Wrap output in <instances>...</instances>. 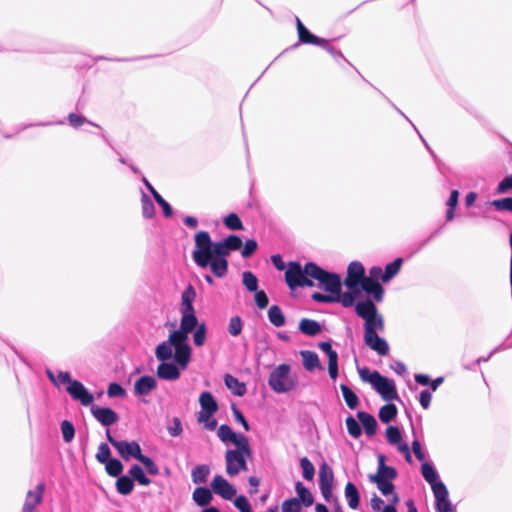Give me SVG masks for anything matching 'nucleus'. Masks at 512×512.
Wrapping results in <instances>:
<instances>
[{
    "mask_svg": "<svg viewBox=\"0 0 512 512\" xmlns=\"http://www.w3.org/2000/svg\"><path fill=\"white\" fill-rule=\"evenodd\" d=\"M243 245L242 239L235 234L226 237V255L230 251H236L241 249Z\"/></svg>",
    "mask_w": 512,
    "mask_h": 512,
    "instance_id": "de8ad7c7",
    "label": "nucleus"
},
{
    "mask_svg": "<svg viewBox=\"0 0 512 512\" xmlns=\"http://www.w3.org/2000/svg\"><path fill=\"white\" fill-rule=\"evenodd\" d=\"M364 328V334L375 333L377 330L382 331L384 329V321L381 316L375 314L372 318L365 319Z\"/></svg>",
    "mask_w": 512,
    "mask_h": 512,
    "instance_id": "7c9ffc66",
    "label": "nucleus"
},
{
    "mask_svg": "<svg viewBox=\"0 0 512 512\" xmlns=\"http://www.w3.org/2000/svg\"><path fill=\"white\" fill-rule=\"evenodd\" d=\"M242 281L248 291L255 292L258 290V279L252 272H243Z\"/></svg>",
    "mask_w": 512,
    "mask_h": 512,
    "instance_id": "37998d69",
    "label": "nucleus"
},
{
    "mask_svg": "<svg viewBox=\"0 0 512 512\" xmlns=\"http://www.w3.org/2000/svg\"><path fill=\"white\" fill-rule=\"evenodd\" d=\"M138 461H140L144 465L145 469L149 474L157 475L159 473V468L149 457L141 454V456L138 458Z\"/></svg>",
    "mask_w": 512,
    "mask_h": 512,
    "instance_id": "4d7b16f0",
    "label": "nucleus"
},
{
    "mask_svg": "<svg viewBox=\"0 0 512 512\" xmlns=\"http://www.w3.org/2000/svg\"><path fill=\"white\" fill-rule=\"evenodd\" d=\"M421 472L424 479L431 484V486L436 482L437 475L434 468L429 463H423L421 466Z\"/></svg>",
    "mask_w": 512,
    "mask_h": 512,
    "instance_id": "8fccbe9b",
    "label": "nucleus"
},
{
    "mask_svg": "<svg viewBox=\"0 0 512 512\" xmlns=\"http://www.w3.org/2000/svg\"><path fill=\"white\" fill-rule=\"evenodd\" d=\"M345 423H346L348 433L353 438H359L361 436V433H362L361 427L358 424V422L354 419V417H352V416L347 417L345 420Z\"/></svg>",
    "mask_w": 512,
    "mask_h": 512,
    "instance_id": "a18cd8bd",
    "label": "nucleus"
},
{
    "mask_svg": "<svg viewBox=\"0 0 512 512\" xmlns=\"http://www.w3.org/2000/svg\"><path fill=\"white\" fill-rule=\"evenodd\" d=\"M268 318L272 325L281 327L285 324V316L278 305H272L268 310Z\"/></svg>",
    "mask_w": 512,
    "mask_h": 512,
    "instance_id": "72a5a7b5",
    "label": "nucleus"
},
{
    "mask_svg": "<svg viewBox=\"0 0 512 512\" xmlns=\"http://www.w3.org/2000/svg\"><path fill=\"white\" fill-rule=\"evenodd\" d=\"M68 122L74 128H78V127H80L82 124H84L86 122L91 124V125H93V126L98 127V125H96V124H94V123H92L90 121H87L85 117H83L81 115L74 114V113H70L68 115Z\"/></svg>",
    "mask_w": 512,
    "mask_h": 512,
    "instance_id": "052dcab7",
    "label": "nucleus"
},
{
    "mask_svg": "<svg viewBox=\"0 0 512 512\" xmlns=\"http://www.w3.org/2000/svg\"><path fill=\"white\" fill-rule=\"evenodd\" d=\"M241 248V256L246 259L256 252L258 249V243L255 239H248Z\"/></svg>",
    "mask_w": 512,
    "mask_h": 512,
    "instance_id": "09e8293b",
    "label": "nucleus"
},
{
    "mask_svg": "<svg viewBox=\"0 0 512 512\" xmlns=\"http://www.w3.org/2000/svg\"><path fill=\"white\" fill-rule=\"evenodd\" d=\"M174 345L171 342V334L167 341L160 343L155 350L156 358L161 362H166L173 355Z\"/></svg>",
    "mask_w": 512,
    "mask_h": 512,
    "instance_id": "a878e982",
    "label": "nucleus"
},
{
    "mask_svg": "<svg viewBox=\"0 0 512 512\" xmlns=\"http://www.w3.org/2000/svg\"><path fill=\"white\" fill-rule=\"evenodd\" d=\"M363 291L367 294L372 295L374 300L377 302L382 301L384 295V289L381 284L375 279L365 277V279L359 285Z\"/></svg>",
    "mask_w": 512,
    "mask_h": 512,
    "instance_id": "aec40b11",
    "label": "nucleus"
},
{
    "mask_svg": "<svg viewBox=\"0 0 512 512\" xmlns=\"http://www.w3.org/2000/svg\"><path fill=\"white\" fill-rule=\"evenodd\" d=\"M212 499L211 491L206 487H198L193 492V500L199 506H206Z\"/></svg>",
    "mask_w": 512,
    "mask_h": 512,
    "instance_id": "2f4dec72",
    "label": "nucleus"
},
{
    "mask_svg": "<svg viewBox=\"0 0 512 512\" xmlns=\"http://www.w3.org/2000/svg\"><path fill=\"white\" fill-rule=\"evenodd\" d=\"M283 512H301L300 501L297 498L285 500L282 503Z\"/></svg>",
    "mask_w": 512,
    "mask_h": 512,
    "instance_id": "6e6d98bb",
    "label": "nucleus"
},
{
    "mask_svg": "<svg viewBox=\"0 0 512 512\" xmlns=\"http://www.w3.org/2000/svg\"><path fill=\"white\" fill-rule=\"evenodd\" d=\"M210 473L209 467L206 465L196 466L192 470V480L196 484L205 483Z\"/></svg>",
    "mask_w": 512,
    "mask_h": 512,
    "instance_id": "79ce46f5",
    "label": "nucleus"
},
{
    "mask_svg": "<svg viewBox=\"0 0 512 512\" xmlns=\"http://www.w3.org/2000/svg\"><path fill=\"white\" fill-rule=\"evenodd\" d=\"M309 266H316V264L308 262L304 267L296 261H291L287 264L285 282L290 289L294 290L298 287H312L314 285L311 274L308 271Z\"/></svg>",
    "mask_w": 512,
    "mask_h": 512,
    "instance_id": "f03ea898",
    "label": "nucleus"
},
{
    "mask_svg": "<svg viewBox=\"0 0 512 512\" xmlns=\"http://www.w3.org/2000/svg\"><path fill=\"white\" fill-rule=\"evenodd\" d=\"M226 388L231 390L236 396H243L247 391L245 383L240 382L230 374H226Z\"/></svg>",
    "mask_w": 512,
    "mask_h": 512,
    "instance_id": "c85d7f7f",
    "label": "nucleus"
},
{
    "mask_svg": "<svg viewBox=\"0 0 512 512\" xmlns=\"http://www.w3.org/2000/svg\"><path fill=\"white\" fill-rule=\"evenodd\" d=\"M255 303L260 309H265L269 304V299L265 291L257 290L255 291Z\"/></svg>",
    "mask_w": 512,
    "mask_h": 512,
    "instance_id": "0e129e2a",
    "label": "nucleus"
},
{
    "mask_svg": "<svg viewBox=\"0 0 512 512\" xmlns=\"http://www.w3.org/2000/svg\"><path fill=\"white\" fill-rule=\"evenodd\" d=\"M105 464L106 472L111 477H118L123 471V464L115 458H111Z\"/></svg>",
    "mask_w": 512,
    "mask_h": 512,
    "instance_id": "a19ab883",
    "label": "nucleus"
},
{
    "mask_svg": "<svg viewBox=\"0 0 512 512\" xmlns=\"http://www.w3.org/2000/svg\"><path fill=\"white\" fill-rule=\"evenodd\" d=\"M134 483L133 480L128 476H118L116 481L117 492L122 495H128L133 491Z\"/></svg>",
    "mask_w": 512,
    "mask_h": 512,
    "instance_id": "c9c22d12",
    "label": "nucleus"
},
{
    "mask_svg": "<svg viewBox=\"0 0 512 512\" xmlns=\"http://www.w3.org/2000/svg\"><path fill=\"white\" fill-rule=\"evenodd\" d=\"M129 474L140 485L147 486L151 483L150 479L145 475L143 469L137 464L131 466Z\"/></svg>",
    "mask_w": 512,
    "mask_h": 512,
    "instance_id": "ea45409f",
    "label": "nucleus"
},
{
    "mask_svg": "<svg viewBox=\"0 0 512 512\" xmlns=\"http://www.w3.org/2000/svg\"><path fill=\"white\" fill-rule=\"evenodd\" d=\"M268 384L276 393H286L293 390L296 381L290 375V366L280 364L270 373Z\"/></svg>",
    "mask_w": 512,
    "mask_h": 512,
    "instance_id": "39448f33",
    "label": "nucleus"
},
{
    "mask_svg": "<svg viewBox=\"0 0 512 512\" xmlns=\"http://www.w3.org/2000/svg\"><path fill=\"white\" fill-rule=\"evenodd\" d=\"M250 456L251 454H246V452L239 449L226 451V472L233 476L240 471H246V458Z\"/></svg>",
    "mask_w": 512,
    "mask_h": 512,
    "instance_id": "1a4fd4ad",
    "label": "nucleus"
},
{
    "mask_svg": "<svg viewBox=\"0 0 512 512\" xmlns=\"http://www.w3.org/2000/svg\"><path fill=\"white\" fill-rule=\"evenodd\" d=\"M234 505L240 512H252L251 505L247 498L243 495L236 497Z\"/></svg>",
    "mask_w": 512,
    "mask_h": 512,
    "instance_id": "680f3d73",
    "label": "nucleus"
},
{
    "mask_svg": "<svg viewBox=\"0 0 512 512\" xmlns=\"http://www.w3.org/2000/svg\"><path fill=\"white\" fill-rule=\"evenodd\" d=\"M196 290L189 284L181 293V301L179 305L180 327L183 330L195 328L197 326V316L194 308V301L196 299Z\"/></svg>",
    "mask_w": 512,
    "mask_h": 512,
    "instance_id": "7ed1b4c3",
    "label": "nucleus"
},
{
    "mask_svg": "<svg viewBox=\"0 0 512 512\" xmlns=\"http://www.w3.org/2000/svg\"><path fill=\"white\" fill-rule=\"evenodd\" d=\"M403 260L402 258H396L393 262L389 263L385 267V271L382 276V281L384 283L389 282L394 276H396L402 266Z\"/></svg>",
    "mask_w": 512,
    "mask_h": 512,
    "instance_id": "c756f323",
    "label": "nucleus"
},
{
    "mask_svg": "<svg viewBox=\"0 0 512 512\" xmlns=\"http://www.w3.org/2000/svg\"><path fill=\"white\" fill-rule=\"evenodd\" d=\"M179 368L174 363L162 362L157 367V376L163 380H177L180 377Z\"/></svg>",
    "mask_w": 512,
    "mask_h": 512,
    "instance_id": "4be33fe9",
    "label": "nucleus"
},
{
    "mask_svg": "<svg viewBox=\"0 0 512 512\" xmlns=\"http://www.w3.org/2000/svg\"><path fill=\"white\" fill-rule=\"evenodd\" d=\"M110 454L111 451L109 446L106 443H101L96 453V459L99 463L104 464L111 459Z\"/></svg>",
    "mask_w": 512,
    "mask_h": 512,
    "instance_id": "864d4df0",
    "label": "nucleus"
},
{
    "mask_svg": "<svg viewBox=\"0 0 512 512\" xmlns=\"http://www.w3.org/2000/svg\"><path fill=\"white\" fill-rule=\"evenodd\" d=\"M231 410L233 412V415L235 417V420L239 422L245 431H249L250 426L247 420L245 419L244 415L240 410L237 409L236 405L234 403L231 404Z\"/></svg>",
    "mask_w": 512,
    "mask_h": 512,
    "instance_id": "69168bd1",
    "label": "nucleus"
},
{
    "mask_svg": "<svg viewBox=\"0 0 512 512\" xmlns=\"http://www.w3.org/2000/svg\"><path fill=\"white\" fill-rule=\"evenodd\" d=\"M91 413L103 426H110L119 419L117 413L111 408L92 406Z\"/></svg>",
    "mask_w": 512,
    "mask_h": 512,
    "instance_id": "f3484780",
    "label": "nucleus"
},
{
    "mask_svg": "<svg viewBox=\"0 0 512 512\" xmlns=\"http://www.w3.org/2000/svg\"><path fill=\"white\" fill-rule=\"evenodd\" d=\"M340 389L345 403L350 409H355L359 405V398L347 385L341 384Z\"/></svg>",
    "mask_w": 512,
    "mask_h": 512,
    "instance_id": "f704fd0d",
    "label": "nucleus"
},
{
    "mask_svg": "<svg viewBox=\"0 0 512 512\" xmlns=\"http://www.w3.org/2000/svg\"><path fill=\"white\" fill-rule=\"evenodd\" d=\"M371 385L384 401L389 402L399 398L394 380L382 376L378 371H374Z\"/></svg>",
    "mask_w": 512,
    "mask_h": 512,
    "instance_id": "6e6552de",
    "label": "nucleus"
},
{
    "mask_svg": "<svg viewBox=\"0 0 512 512\" xmlns=\"http://www.w3.org/2000/svg\"><path fill=\"white\" fill-rule=\"evenodd\" d=\"M311 298L314 301L320 302V303H334L338 300V297H336L335 295H331L330 293L328 295H325V294H322L319 292H314L311 295Z\"/></svg>",
    "mask_w": 512,
    "mask_h": 512,
    "instance_id": "e2e57ef3",
    "label": "nucleus"
},
{
    "mask_svg": "<svg viewBox=\"0 0 512 512\" xmlns=\"http://www.w3.org/2000/svg\"><path fill=\"white\" fill-rule=\"evenodd\" d=\"M141 208H142V215L146 219H151L155 215V206L150 199V197L142 192L141 194Z\"/></svg>",
    "mask_w": 512,
    "mask_h": 512,
    "instance_id": "4c0bfd02",
    "label": "nucleus"
},
{
    "mask_svg": "<svg viewBox=\"0 0 512 512\" xmlns=\"http://www.w3.org/2000/svg\"><path fill=\"white\" fill-rule=\"evenodd\" d=\"M157 386V382L152 376H142L134 383V391L136 395H149Z\"/></svg>",
    "mask_w": 512,
    "mask_h": 512,
    "instance_id": "412c9836",
    "label": "nucleus"
},
{
    "mask_svg": "<svg viewBox=\"0 0 512 512\" xmlns=\"http://www.w3.org/2000/svg\"><path fill=\"white\" fill-rule=\"evenodd\" d=\"M364 342L370 349L376 351L381 356H385L389 351L387 342L378 336L377 332L364 334Z\"/></svg>",
    "mask_w": 512,
    "mask_h": 512,
    "instance_id": "a211bd4d",
    "label": "nucleus"
},
{
    "mask_svg": "<svg viewBox=\"0 0 512 512\" xmlns=\"http://www.w3.org/2000/svg\"><path fill=\"white\" fill-rule=\"evenodd\" d=\"M365 268L359 261H352L347 268V275L344 279V285L351 291L357 290L361 282L365 279Z\"/></svg>",
    "mask_w": 512,
    "mask_h": 512,
    "instance_id": "9d476101",
    "label": "nucleus"
},
{
    "mask_svg": "<svg viewBox=\"0 0 512 512\" xmlns=\"http://www.w3.org/2000/svg\"><path fill=\"white\" fill-rule=\"evenodd\" d=\"M116 444L117 446L115 447V449L125 461H128L131 458H135L138 460V458L142 454L140 445L135 441H120L119 443Z\"/></svg>",
    "mask_w": 512,
    "mask_h": 512,
    "instance_id": "dca6fc26",
    "label": "nucleus"
},
{
    "mask_svg": "<svg viewBox=\"0 0 512 512\" xmlns=\"http://www.w3.org/2000/svg\"><path fill=\"white\" fill-rule=\"evenodd\" d=\"M300 355L302 357L303 366L308 371H313L315 369H323V367L320 364L318 355L309 350H304L300 352Z\"/></svg>",
    "mask_w": 512,
    "mask_h": 512,
    "instance_id": "393cba45",
    "label": "nucleus"
},
{
    "mask_svg": "<svg viewBox=\"0 0 512 512\" xmlns=\"http://www.w3.org/2000/svg\"><path fill=\"white\" fill-rule=\"evenodd\" d=\"M333 481L334 473L332 468L326 462H323L319 469V486L322 496L327 501L332 496Z\"/></svg>",
    "mask_w": 512,
    "mask_h": 512,
    "instance_id": "9b49d317",
    "label": "nucleus"
},
{
    "mask_svg": "<svg viewBox=\"0 0 512 512\" xmlns=\"http://www.w3.org/2000/svg\"><path fill=\"white\" fill-rule=\"evenodd\" d=\"M61 432L63 436V440L66 443H69L73 440L75 435V429L71 422L65 420L61 423Z\"/></svg>",
    "mask_w": 512,
    "mask_h": 512,
    "instance_id": "603ef678",
    "label": "nucleus"
},
{
    "mask_svg": "<svg viewBox=\"0 0 512 512\" xmlns=\"http://www.w3.org/2000/svg\"><path fill=\"white\" fill-rule=\"evenodd\" d=\"M300 466L302 468L303 477L308 481L313 480L315 468L311 461L307 457H303L300 460Z\"/></svg>",
    "mask_w": 512,
    "mask_h": 512,
    "instance_id": "c03bdc74",
    "label": "nucleus"
},
{
    "mask_svg": "<svg viewBox=\"0 0 512 512\" xmlns=\"http://www.w3.org/2000/svg\"><path fill=\"white\" fill-rule=\"evenodd\" d=\"M107 394L109 397H122L125 395V390L118 383H111L108 386Z\"/></svg>",
    "mask_w": 512,
    "mask_h": 512,
    "instance_id": "774afa93",
    "label": "nucleus"
},
{
    "mask_svg": "<svg viewBox=\"0 0 512 512\" xmlns=\"http://www.w3.org/2000/svg\"><path fill=\"white\" fill-rule=\"evenodd\" d=\"M212 488L217 495L224 498V477L216 476L212 482Z\"/></svg>",
    "mask_w": 512,
    "mask_h": 512,
    "instance_id": "338daca9",
    "label": "nucleus"
},
{
    "mask_svg": "<svg viewBox=\"0 0 512 512\" xmlns=\"http://www.w3.org/2000/svg\"><path fill=\"white\" fill-rule=\"evenodd\" d=\"M199 403L201 410L198 412L197 420L207 430L213 431L217 427V421L214 414L218 410V405L210 392H203L200 395Z\"/></svg>",
    "mask_w": 512,
    "mask_h": 512,
    "instance_id": "423d86ee",
    "label": "nucleus"
},
{
    "mask_svg": "<svg viewBox=\"0 0 512 512\" xmlns=\"http://www.w3.org/2000/svg\"><path fill=\"white\" fill-rule=\"evenodd\" d=\"M226 228L230 230H242L243 223L236 213L226 215Z\"/></svg>",
    "mask_w": 512,
    "mask_h": 512,
    "instance_id": "3c124183",
    "label": "nucleus"
},
{
    "mask_svg": "<svg viewBox=\"0 0 512 512\" xmlns=\"http://www.w3.org/2000/svg\"><path fill=\"white\" fill-rule=\"evenodd\" d=\"M226 442L235 445L236 449L251 454V448L246 436L234 432L229 426L226 425Z\"/></svg>",
    "mask_w": 512,
    "mask_h": 512,
    "instance_id": "6ab92c4d",
    "label": "nucleus"
},
{
    "mask_svg": "<svg viewBox=\"0 0 512 512\" xmlns=\"http://www.w3.org/2000/svg\"><path fill=\"white\" fill-rule=\"evenodd\" d=\"M357 418L363 425L365 433L370 437L374 436L378 427L377 421L374 418V416L367 412L359 411L357 412Z\"/></svg>",
    "mask_w": 512,
    "mask_h": 512,
    "instance_id": "5701e85b",
    "label": "nucleus"
},
{
    "mask_svg": "<svg viewBox=\"0 0 512 512\" xmlns=\"http://www.w3.org/2000/svg\"><path fill=\"white\" fill-rule=\"evenodd\" d=\"M396 415H397V407L392 403H388V404L382 406L379 410V419L383 423H389L396 417Z\"/></svg>",
    "mask_w": 512,
    "mask_h": 512,
    "instance_id": "58836bf2",
    "label": "nucleus"
},
{
    "mask_svg": "<svg viewBox=\"0 0 512 512\" xmlns=\"http://www.w3.org/2000/svg\"><path fill=\"white\" fill-rule=\"evenodd\" d=\"M228 331L232 336H238L241 333L242 320L239 316H235L230 319Z\"/></svg>",
    "mask_w": 512,
    "mask_h": 512,
    "instance_id": "bf43d9fd",
    "label": "nucleus"
},
{
    "mask_svg": "<svg viewBox=\"0 0 512 512\" xmlns=\"http://www.w3.org/2000/svg\"><path fill=\"white\" fill-rule=\"evenodd\" d=\"M193 260L201 268L210 267L216 277L224 276V239L212 242L208 232L200 231L195 235Z\"/></svg>",
    "mask_w": 512,
    "mask_h": 512,
    "instance_id": "f257e3e1",
    "label": "nucleus"
},
{
    "mask_svg": "<svg viewBox=\"0 0 512 512\" xmlns=\"http://www.w3.org/2000/svg\"><path fill=\"white\" fill-rule=\"evenodd\" d=\"M432 490L436 499L435 509L437 512H453V506L448 500V490L442 483L432 485Z\"/></svg>",
    "mask_w": 512,
    "mask_h": 512,
    "instance_id": "f8f14e48",
    "label": "nucleus"
},
{
    "mask_svg": "<svg viewBox=\"0 0 512 512\" xmlns=\"http://www.w3.org/2000/svg\"><path fill=\"white\" fill-rule=\"evenodd\" d=\"M193 330L194 328L183 330L182 327H179L178 330L171 333V342L175 349L174 360L183 370L187 368L190 361L191 347L188 344V335Z\"/></svg>",
    "mask_w": 512,
    "mask_h": 512,
    "instance_id": "20e7f679",
    "label": "nucleus"
},
{
    "mask_svg": "<svg viewBox=\"0 0 512 512\" xmlns=\"http://www.w3.org/2000/svg\"><path fill=\"white\" fill-rule=\"evenodd\" d=\"M386 438L390 444H398L402 438L400 430L395 426H388L386 429Z\"/></svg>",
    "mask_w": 512,
    "mask_h": 512,
    "instance_id": "5fc2aeb1",
    "label": "nucleus"
},
{
    "mask_svg": "<svg viewBox=\"0 0 512 512\" xmlns=\"http://www.w3.org/2000/svg\"><path fill=\"white\" fill-rule=\"evenodd\" d=\"M355 311L362 319L372 318L377 314V308L370 299L360 301L355 306Z\"/></svg>",
    "mask_w": 512,
    "mask_h": 512,
    "instance_id": "b1692460",
    "label": "nucleus"
},
{
    "mask_svg": "<svg viewBox=\"0 0 512 512\" xmlns=\"http://www.w3.org/2000/svg\"><path fill=\"white\" fill-rule=\"evenodd\" d=\"M193 342L196 346H202L206 339V326L204 323L199 324L194 328Z\"/></svg>",
    "mask_w": 512,
    "mask_h": 512,
    "instance_id": "49530a36",
    "label": "nucleus"
},
{
    "mask_svg": "<svg viewBox=\"0 0 512 512\" xmlns=\"http://www.w3.org/2000/svg\"><path fill=\"white\" fill-rule=\"evenodd\" d=\"M299 330L307 336H315L321 332L322 328L316 320L303 318L299 322Z\"/></svg>",
    "mask_w": 512,
    "mask_h": 512,
    "instance_id": "bb28decb",
    "label": "nucleus"
},
{
    "mask_svg": "<svg viewBox=\"0 0 512 512\" xmlns=\"http://www.w3.org/2000/svg\"><path fill=\"white\" fill-rule=\"evenodd\" d=\"M66 390L74 400L79 401L84 406L92 404L94 400L93 395L77 380L71 382Z\"/></svg>",
    "mask_w": 512,
    "mask_h": 512,
    "instance_id": "ddd939ff",
    "label": "nucleus"
},
{
    "mask_svg": "<svg viewBox=\"0 0 512 512\" xmlns=\"http://www.w3.org/2000/svg\"><path fill=\"white\" fill-rule=\"evenodd\" d=\"M297 33L299 41L303 44H312L317 45L323 48L329 47V40L325 38L317 37L316 35L312 34L301 22L299 18H297Z\"/></svg>",
    "mask_w": 512,
    "mask_h": 512,
    "instance_id": "4468645a",
    "label": "nucleus"
},
{
    "mask_svg": "<svg viewBox=\"0 0 512 512\" xmlns=\"http://www.w3.org/2000/svg\"><path fill=\"white\" fill-rule=\"evenodd\" d=\"M295 489L299 497L298 500L300 502H302L306 507H309L313 504V495L301 482L296 483Z\"/></svg>",
    "mask_w": 512,
    "mask_h": 512,
    "instance_id": "e433bc0d",
    "label": "nucleus"
},
{
    "mask_svg": "<svg viewBox=\"0 0 512 512\" xmlns=\"http://www.w3.org/2000/svg\"><path fill=\"white\" fill-rule=\"evenodd\" d=\"M345 497L347 498L348 505L351 509H356L359 506V492L352 482H348L345 486Z\"/></svg>",
    "mask_w": 512,
    "mask_h": 512,
    "instance_id": "cd10ccee",
    "label": "nucleus"
},
{
    "mask_svg": "<svg viewBox=\"0 0 512 512\" xmlns=\"http://www.w3.org/2000/svg\"><path fill=\"white\" fill-rule=\"evenodd\" d=\"M491 205L499 211L507 210L512 212V197H507L503 199H497L491 202Z\"/></svg>",
    "mask_w": 512,
    "mask_h": 512,
    "instance_id": "13d9d810",
    "label": "nucleus"
},
{
    "mask_svg": "<svg viewBox=\"0 0 512 512\" xmlns=\"http://www.w3.org/2000/svg\"><path fill=\"white\" fill-rule=\"evenodd\" d=\"M369 480L375 483L383 495L392 494L394 491V484L391 481L381 478V475H369Z\"/></svg>",
    "mask_w": 512,
    "mask_h": 512,
    "instance_id": "473e14b6",
    "label": "nucleus"
},
{
    "mask_svg": "<svg viewBox=\"0 0 512 512\" xmlns=\"http://www.w3.org/2000/svg\"><path fill=\"white\" fill-rule=\"evenodd\" d=\"M44 489L45 485L40 483L35 487V489L29 490L26 494L21 512H34L36 507L43 501Z\"/></svg>",
    "mask_w": 512,
    "mask_h": 512,
    "instance_id": "2eb2a0df",
    "label": "nucleus"
},
{
    "mask_svg": "<svg viewBox=\"0 0 512 512\" xmlns=\"http://www.w3.org/2000/svg\"><path fill=\"white\" fill-rule=\"evenodd\" d=\"M311 274L312 280L318 281V286L322 287L326 292L331 295H336L341 292V278L338 274L328 272L316 264V266H309L308 270Z\"/></svg>",
    "mask_w": 512,
    "mask_h": 512,
    "instance_id": "0eeeda50",
    "label": "nucleus"
}]
</instances>
